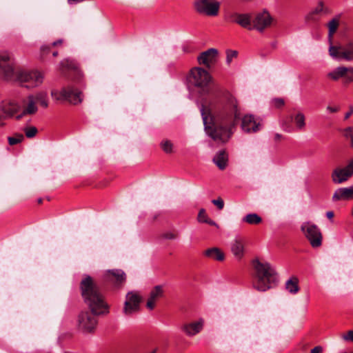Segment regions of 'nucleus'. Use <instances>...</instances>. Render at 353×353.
<instances>
[{"label": "nucleus", "instance_id": "obj_30", "mask_svg": "<svg viewBox=\"0 0 353 353\" xmlns=\"http://www.w3.org/2000/svg\"><path fill=\"white\" fill-rule=\"evenodd\" d=\"M291 119L294 121L296 128L299 130H304L305 127V119L303 113L299 112L294 117H292Z\"/></svg>", "mask_w": 353, "mask_h": 353}, {"label": "nucleus", "instance_id": "obj_46", "mask_svg": "<svg viewBox=\"0 0 353 353\" xmlns=\"http://www.w3.org/2000/svg\"><path fill=\"white\" fill-rule=\"evenodd\" d=\"M323 347L321 346H316L312 348L310 351V353H322Z\"/></svg>", "mask_w": 353, "mask_h": 353}, {"label": "nucleus", "instance_id": "obj_41", "mask_svg": "<svg viewBox=\"0 0 353 353\" xmlns=\"http://www.w3.org/2000/svg\"><path fill=\"white\" fill-rule=\"evenodd\" d=\"M342 339L345 341L353 342V330H350L345 334H343Z\"/></svg>", "mask_w": 353, "mask_h": 353}, {"label": "nucleus", "instance_id": "obj_44", "mask_svg": "<svg viewBox=\"0 0 353 353\" xmlns=\"http://www.w3.org/2000/svg\"><path fill=\"white\" fill-rule=\"evenodd\" d=\"M53 46L51 45L49 46H43L41 48V51L43 55H47L51 52V49Z\"/></svg>", "mask_w": 353, "mask_h": 353}, {"label": "nucleus", "instance_id": "obj_6", "mask_svg": "<svg viewBox=\"0 0 353 353\" xmlns=\"http://www.w3.org/2000/svg\"><path fill=\"white\" fill-rule=\"evenodd\" d=\"M211 77L205 70L201 68H194L190 70L188 81L192 85L202 89L203 92L208 91V84Z\"/></svg>", "mask_w": 353, "mask_h": 353}, {"label": "nucleus", "instance_id": "obj_18", "mask_svg": "<svg viewBox=\"0 0 353 353\" xmlns=\"http://www.w3.org/2000/svg\"><path fill=\"white\" fill-rule=\"evenodd\" d=\"M261 124L252 114L243 116L241 120V128L248 133L256 132L260 130Z\"/></svg>", "mask_w": 353, "mask_h": 353}, {"label": "nucleus", "instance_id": "obj_26", "mask_svg": "<svg viewBox=\"0 0 353 353\" xmlns=\"http://www.w3.org/2000/svg\"><path fill=\"white\" fill-rule=\"evenodd\" d=\"M204 254L207 257L219 261H222L225 259L224 253L218 248H209L205 251Z\"/></svg>", "mask_w": 353, "mask_h": 353}, {"label": "nucleus", "instance_id": "obj_43", "mask_svg": "<svg viewBox=\"0 0 353 353\" xmlns=\"http://www.w3.org/2000/svg\"><path fill=\"white\" fill-rule=\"evenodd\" d=\"M53 46L51 45L49 46H43L41 48V51L43 55H47L51 52V49Z\"/></svg>", "mask_w": 353, "mask_h": 353}, {"label": "nucleus", "instance_id": "obj_14", "mask_svg": "<svg viewBox=\"0 0 353 353\" xmlns=\"http://www.w3.org/2000/svg\"><path fill=\"white\" fill-rule=\"evenodd\" d=\"M272 18L270 13L264 10L257 13L252 19V29H256L259 32L263 31L266 28L270 26Z\"/></svg>", "mask_w": 353, "mask_h": 353}, {"label": "nucleus", "instance_id": "obj_8", "mask_svg": "<svg viewBox=\"0 0 353 353\" xmlns=\"http://www.w3.org/2000/svg\"><path fill=\"white\" fill-rule=\"evenodd\" d=\"M329 54L333 59L337 61H353V41H350L340 46L330 45Z\"/></svg>", "mask_w": 353, "mask_h": 353}, {"label": "nucleus", "instance_id": "obj_10", "mask_svg": "<svg viewBox=\"0 0 353 353\" xmlns=\"http://www.w3.org/2000/svg\"><path fill=\"white\" fill-rule=\"evenodd\" d=\"M301 230L313 248L320 247L322 244V234L319 228L313 223L307 222L301 225Z\"/></svg>", "mask_w": 353, "mask_h": 353}, {"label": "nucleus", "instance_id": "obj_42", "mask_svg": "<svg viewBox=\"0 0 353 353\" xmlns=\"http://www.w3.org/2000/svg\"><path fill=\"white\" fill-rule=\"evenodd\" d=\"M272 103L276 108H281L284 105V100L281 98L274 99L272 100Z\"/></svg>", "mask_w": 353, "mask_h": 353}, {"label": "nucleus", "instance_id": "obj_50", "mask_svg": "<svg viewBox=\"0 0 353 353\" xmlns=\"http://www.w3.org/2000/svg\"><path fill=\"white\" fill-rule=\"evenodd\" d=\"M353 113V108H351L350 110V111H348L345 114V119H347Z\"/></svg>", "mask_w": 353, "mask_h": 353}, {"label": "nucleus", "instance_id": "obj_23", "mask_svg": "<svg viewBox=\"0 0 353 353\" xmlns=\"http://www.w3.org/2000/svg\"><path fill=\"white\" fill-rule=\"evenodd\" d=\"M353 198V185L338 188L334 193L333 201L349 200Z\"/></svg>", "mask_w": 353, "mask_h": 353}, {"label": "nucleus", "instance_id": "obj_40", "mask_svg": "<svg viewBox=\"0 0 353 353\" xmlns=\"http://www.w3.org/2000/svg\"><path fill=\"white\" fill-rule=\"evenodd\" d=\"M212 203L215 205L219 210H222L224 207V202L222 199L219 198L217 199H214L212 201Z\"/></svg>", "mask_w": 353, "mask_h": 353}, {"label": "nucleus", "instance_id": "obj_16", "mask_svg": "<svg viewBox=\"0 0 353 353\" xmlns=\"http://www.w3.org/2000/svg\"><path fill=\"white\" fill-rule=\"evenodd\" d=\"M228 20H230L231 22L239 24L243 28H248L249 30L252 29V20L250 14H240L238 12H233L228 16Z\"/></svg>", "mask_w": 353, "mask_h": 353}, {"label": "nucleus", "instance_id": "obj_35", "mask_svg": "<svg viewBox=\"0 0 353 353\" xmlns=\"http://www.w3.org/2000/svg\"><path fill=\"white\" fill-rule=\"evenodd\" d=\"M161 148L167 154L173 152V144L170 140H163L160 143Z\"/></svg>", "mask_w": 353, "mask_h": 353}, {"label": "nucleus", "instance_id": "obj_5", "mask_svg": "<svg viewBox=\"0 0 353 353\" xmlns=\"http://www.w3.org/2000/svg\"><path fill=\"white\" fill-rule=\"evenodd\" d=\"M43 77L38 71H16L13 80L17 81L26 88L38 86L43 82Z\"/></svg>", "mask_w": 353, "mask_h": 353}, {"label": "nucleus", "instance_id": "obj_28", "mask_svg": "<svg viewBox=\"0 0 353 353\" xmlns=\"http://www.w3.org/2000/svg\"><path fill=\"white\" fill-rule=\"evenodd\" d=\"M285 289L292 294H295L299 291V279L296 276H292L285 282Z\"/></svg>", "mask_w": 353, "mask_h": 353}, {"label": "nucleus", "instance_id": "obj_36", "mask_svg": "<svg viewBox=\"0 0 353 353\" xmlns=\"http://www.w3.org/2000/svg\"><path fill=\"white\" fill-rule=\"evenodd\" d=\"M24 137L22 134H17L14 137H9L8 138V143L10 145H14L22 142Z\"/></svg>", "mask_w": 353, "mask_h": 353}, {"label": "nucleus", "instance_id": "obj_49", "mask_svg": "<svg viewBox=\"0 0 353 353\" xmlns=\"http://www.w3.org/2000/svg\"><path fill=\"white\" fill-rule=\"evenodd\" d=\"M3 119L4 116L0 114V128L3 127L6 125L5 122L3 121Z\"/></svg>", "mask_w": 353, "mask_h": 353}, {"label": "nucleus", "instance_id": "obj_47", "mask_svg": "<svg viewBox=\"0 0 353 353\" xmlns=\"http://www.w3.org/2000/svg\"><path fill=\"white\" fill-rule=\"evenodd\" d=\"M339 108L338 107H333L330 105L327 107V110L332 113L336 112L339 111Z\"/></svg>", "mask_w": 353, "mask_h": 353}, {"label": "nucleus", "instance_id": "obj_51", "mask_svg": "<svg viewBox=\"0 0 353 353\" xmlns=\"http://www.w3.org/2000/svg\"><path fill=\"white\" fill-rule=\"evenodd\" d=\"M326 216L328 219H331L334 216V212L332 211H328L326 213Z\"/></svg>", "mask_w": 353, "mask_h": 353}, {"label": "nucleus", "instance_id": "obj_3", "mask_svg": "<svg viewBox=\"0 0 353 353\" xmlns=\"http://www.w3.org/2000/svg\"><path fill=\"white\" fill-rule=\"evenodd\" d=\"M252 263L254 269L253 287L256 290L265 292L277 283V273L269 263L254 259Z\"/></svg>", "mask_w": 353, "mask_h": 353}, {"label": "nucleus", "instance_id": "obj_11", "mask_svg": "<svg viewBox=\"0 0 353 353\" xmlns=\"http://www.w3.org/2000/svg\"><path fill=\"white\" fill-rule=\"evenodd\" d=\"M15 73L14 63L10 55L6 52H0V77L12 80Z\"/></svg>", "mask_w": 353, "mask_h": 353}, {"label": "nucleus", "instance_id": "obj_19", "mask_svg": "<svg viewBox=\"0 0 353 353\" xmlns=\"http://www.w3.org/2000/svg\"><path fill=\"white\" fill-rule=\"evenodd\" d=\"M204 321L201 319L197 321L184 323L181 327V330L190 337L199 334L203 328Z\"/></svg>", "mask_w": 353, "mask_h": 353}, {"label": "nucleus", "instance_id": "obj_20", "mask_svg": "<svg viewBox=\"0 0 353 353\" xmlns=\"http://www.w3.org/2000/svg\"><path fill=\"white\" fill-rule=\"evenodd\" d=\"M230 249L234 258L240 261L244 256L245 241L241 237H236L231 243Z\"/></svg>", "mask_w": 353, "mask_h": 353}, {"label": "nucleus", "instance_id": "obj_48", "mask_svg": "<svg viewBox=\"0 0 353 353\" xmlns=\"http://www.w3.org/2000/svg\"><path fill=\"white\" fill-rule=\"evenodd\" d=\"M63 43V39H58L57 41H54L52 43V46L53 47H56V46H61Z\"/></svg>", "mask_w": 353, "mask_h": 353}, {"label": "nucleus", "instance_id": "obj_32", "mask_svg": "<svg viewBox=\"0 0 353 353\" xmlns=\"http://www.w3.org/2000/svg\"><path fill=\"white\" fill-rule=\"evenodd\" d=\"M63 68L70 70L78 71L79 64L74 59H65L61 62Z\"/></svg>", "mask_w": 353, "mask_h": 353}, {"label": "nucleus", "instance_id": "obj_7", "mask_svg": "<svg viewBox=\"0 0 353 353\" xmlns=\"http://www.w3.org/2000/svg\"><path fill=\"white\" fill-rule=\"evenodd\" d=\"M327 77L333 81H338L341 79L343 86L347 87L353 83V66H338L329 72L327 74Z\"/></svg>", "mask_w": 353, "mask_h": 353}, {"label": "nucleus", "instance_id": "obj_15", "mask_svg": "<svg viewBox=\"0 0 353 353\" xmlns=\"http://www.w3.org/2000/svg\"><path fill=\"white\" fill-rule=\"evenodd\" d=\"M37 111L38 107L35 103L33 94H30L28 96L27 99L23 101V110L19 114L16 116V119L20 120L25 116L34 115Z\"/></svg>", "mask_w": 353, "mask_h": 353}, {"label": "nucleus", "instance_id": "obj_29", "mask_svg": "<svg viewBox=\"0 0 353 353\" xmlns=\"http://www.w3.org/2000/svg\"><path fill=\"white\" fill-rule=\"evenodd\" d=\"M36 103H39L41 107L46 108L48 106V94L45 92H39L33 94Z\"/></svg>", "mask_w": 353, "mask_h": 353}, {"label": "nucleus", "instance_id": "obj_25", "mask_svg": "<svg viewBox=\"0 0 353 353\" xmlns=\"http://www.w3.org/2000/svg\"><path fill=\"white\" fill-rule=\"evenodd\" d=\"M331 13L329 8L324 6L323 1H319L315 9L308 14L307 18L312 20H317L315 17L316 14L327 15Z\"/></svg>", "mask_w": 353, "mask_h": 353}, {"label": "nucleus", "instance_id": "obj_12", "mask_svg": "<svg viewBox=\"0 0 353 353\" xmlns=\"http://www.w3.org/2000/svg\"><path fill=\"white\" fill-rule=\"evenodd\" d=\"M123 312L125 315L130 316L139 310V305L141 301V296L134 292H128L126 294Z\"/></svg>", "mask_w": 353, "mask_h": 353}, {"label": "nucleus", "instance_id": "obj_21", "mask_svg": "<svg viewBox=\"0 0 353 353\" xmlns=\"http://www.w3.org/2000/svg\"><path fill=\"white\" fill-rule=\"evenodd\" d=\"M164 290L161 285H156L150 292L146 307L152 310L154 308L156 301L163 296Z\"/></svg>", "mask_w": 353, "mask_h": 353}, {"label": "nucleus", "instance_id": "obj_22", "mask_svg": "<svg viewBox=\"0 0 353 353\" xmlns=\"http://www.w3.org/2000/svg\"><path fill=\"white\" fill-rule=\"evenodd\" d=\"M20 106L14 101L2 102L0 103V111L3 112L4 119L12 117L19 112Z\"/></svg>", "mask_w": 353, "mask_h": 353}, {"label": "nucleus", "instance_id": "obj_52", "mask_svg": "<svg viewBox=\"0 0 353 353\" xmlns=\"http://www.w3.org/2000/svg\"><path fill=\"white\" fill-rule=\"evenodd\" d=\"M281 137H282L281 134L276 133L274 135V140L275 141H279L281 139Z\"/></svg>", "mask_w": 353, "mask_h": 353}, {"label": "nucleus", "instance_id": "obj_54", "mask_svg": "<svg viewBox=\"0 0 353 353\" xmlns=\"http://www.w3.org/2000/svg\"><path fill=\"white\" fill-rule=\"evenodd\" d=\"M52 56L53 57H57L58 55V51L57 50H54L52 52Z\"/></svg>", "mask_w": 353, "mask_h": 353}, {"label": "nucleus", "instance_id": "obj_56", "mask_svg": "<svg viewBox=\"0 0 353 353\" xmlns=\"http://www.w3.org/2000/svg\"><path fill=\"white\" fill-rule=\"evenodd\" d=\"M152 353H154V352H152Z\"/></svg>", "mask_w": 353, "mask_h": 353}, {"label": "nucleus", "instance_id": "obj_39", "mask_svg": "<svg viewBox=\"0 0 353 353\" xmlns=\"http://www.w3.org/2000/svg\"><path fill=\"white\" fill-rule=\"evenodd\" d=\"M344 136L351 141V146L353 148V128L348 127L345 130Z\"/></svg>", "mask_w": 353, "mask_h": 353}, {"label": "nucleus", "instance_id": "obj_45", "mask_svg": "<svg viewBox=\"0 0 353 353\" xmlns=\"http://www.w3.org/2000/svg\"><path fill=\"white\" fill-rule=\"evenodd\" d=\"M163 238H165L166 239H170V240L175 239L177 237L176 234H175L172 232H170L163 234Z\"/></svg>", "mask_w": 353, "mask_h": 353}, {"label": "nucleus", "instance_id": "obj_38", "mask_svg": "<svg viewBox=\"0 0 353 353\" xmlns=\"http://www.w3.org/2000/svg\"><path fill=\"white\" fill-rule=\"evenodd\" d=\"M238 52L236 50H228L226 51V62L230 64L234 58H236Z\"/></svg>", "mask_w": 353, "mask_h": 353}, {"label": "nucleus", "instance_id": "obj_27", "mask_svg": "<svg viewBox=\"0 0 353 353\" xmlns=\"http://www.w3.org/2000/svg\"><path fill=\"white\" fill-rule=\"evenodd\" d=\"M339 21L340 15H338L333 18L332 20H330L327 23L328 39L330 43L332 42L334 34L336 32L339 28Z\"/></svg>", "mask_w": 353, "mask_h": 353}, {"label": "nucleus", "instance_id": "obj_1", "mask_svg": "<svg viewBox=\"0 0 353 353\" xmlns=\"http://www.w3.org/2000/svg\"><path fill=\"white\" fill-rule=\"evenodd\" d=\"M205 130L214 141L225 143L234 134L241 117L236 98L228 92L216 94L200 108Z\"/></svg>", "mask_w": 353, "mask_h": 353}, {"label": "nucleus", "instance_id": "obj_9", "mask_svg": "<svg viewBox=\"0 0 353 353\" xmlns=\"http://www.w3.org/2000/svg\"><path fill=\"white\" fill-rule=\"evenodd\" d=\"M196 12L209 17H215L219 14L220 4L211 0H195L193 3Z\"/></svg>", "mask_w": 353, "mask_h": 353}, {"label": "nucleus", "instance_id": "obj_55", "mask_svg": "<svg viewBox=\"0 0 353 353\" xmlns=\"http://www.w3.org/2000/svg\"><path fill=\"white\" fill-rule=\"evenodd\" d=\"M37 201H38V203H42V199L41 198L39 199Z\"/></svg>", "mask_w": 353, "mask_h": 353}, {"label": "nucleus", "instance_id": "obj_53", "mask_svg": "<svg viewBox=\"0 0 353 353\" xmlns=\"http://www.w3.org/2000/svg\"><path fill=\"white\" fill-rule=\"evenodd\" d=\"M84 0H68V2L69 3H72L73 2H81V1H83Z\"/></svg>", "mask_w": 353, "mask_h": 353}, {"label": "nucleus", "instance_id": "obj_33", "mask_svg": "<svg viewBox=\"0 0 353 353\" xmlns=\"http://www.w3.org/2000/svg\"><path fill=\"white\" fill-rule=\"evenodd\" d=\"M243 221L250 225H257L261 223L262 219L256 213H250L243 218Z\"/></svg>", "mask_w": 353, "mask_h": 353}, {"label": "nucleus", "instance_id": "obj_34", "mask_svg": "<svg viewBox=\"0 0 353 353\" xmlns=\"http://www.w3.org/2000/svg\"><path fill=\"white\" fill-rule=\"evenodd\" d=\"M197 219L201 223H205L210 225H216V223L214 221L208 218V214L203 208L199 210Z\"/></svg>", "mask_w": 353, "mask_h": 353}, {"label": "nucleus", "instance_id": "obj_4", "mask_svg": "<svg viewBox=\"0 0 353 353\" xmlns=\"http://www.w3.org/2000/svg\"><path fill=\"white\" fill-rule=\"evenodd\" d=\"M51 95L57 101H68L74 105L79 104L83 101L82 92L72 86L63 88L60 91L52 90Z\"/></svg>", "mask_w": 353, "mask_h": 353}, {"label": "nucleus", "instance_id": "obj_17", "mask_svg": "<svg viewBox=\"0 0 353 353\" xmlns=\"http://www.w3.org/2000/svg\"><path fill=\"white\" fill-rule=\"evenodd\" d=\"M218 50L215 48H210L206 51L201 52L197 57V61L200 65H204L210 68L216 61Z\"/></svg>", "mask_w": 353, "mask_h": 353}, {"label": "nucleus", "instance_id": "obj_2", "mask_svg": "<svg viewBox=\"0 0 353 353\" xmlns=\"http://www.w3.org/2000/svg\"><path fill=\"white\" fill-rule=\"evenodd\" d=\"M79 288L83 301L90 312H81L79 314L78 328L84 333H91L94 332L98 323L95 316L108 314L109 305L99 287L90 276H84L80 283Z\"/></svg>", "mask_w": 353, "mask_h": 353}, {"label": "nucleus", "instance_id": "obj_31", "mask_svg": "<svg viewBox=\"0 0 353 353\" xmlns=\"http://www.w3.org/2000/svg\"><path fill=\"white\" fill-rule=\"evenodd\" d=\"M108 272L114 279L117 284L123 283L126 279L125 274L121 270H109Z\"/></svg>", "mask_w": 353, "mask_h": 353}, {"label": "nucleus", "instance_id": "obj_37", "mask_svg": "<svg viewBox=\"0 0 353 353\" xmlns=\"http://www.w3.org/2000/svg\"><path fill=\"white\" fill-rule=\"evenodd\" d=\"M23 131L28 138H33L38 132L37 128L34 126L26 127L23 129Z\"/></svg>", "mask_w": 353, "mask_h": 353}, {"label": "nucleus", "instance_id": "obj_13", "mask_svg": "<svg viewBox=\"0 0 353 353\" xmlns=\"http://www.w3.org/2000/svg\"><path fill=\"white\" fill-rule=\"evenodd\" d=\"M353 175V159L343 168H336L332 174V181L340 184L348 180Z\"/></svg>", "mask_w": 353, "mask_h": 353}, {"label": "nucleus", "instance_id": "obj_24", "mask_svg": "<svg viewBox=\"0 0 353 353\" xmlns=\"http://www.w3.org/2000/svg\"><path fill=\"white\" fill-rule=\"evenodd\" d=\"M215 165L221 170H224L228 161V154L225 150H219L212 159Z\"/></svg>", "mask_w": 353, "mask_h": 353}]
</instances>
